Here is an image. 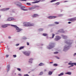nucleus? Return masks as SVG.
<instances>
[{
  "label": "nucleus",
  "mask_w": 76,
  "mask_h": 76,
  "mask_svg": "<svg viewBox=\"0 0 76 76\" xmlns=\"http://www.w3.org/2000/svg\"><path fill=\"white\" fill-rule=\"evenodd\" d=\"M23 25L24 26H34V24L32 23H30L29 22H24L23 23Z\"/></svg>",
  "instance_id": "nucleus-1"
},
{
  "label": "nucleus",
  "mask_w": 76,
  "mask_h": 76,
  "mask_svg": "<svg viewBox=\"0 0 76 76\" xmlns=\"http://www.w3.org/2000/svg\"><path fill=\"white\" fill-rule=\"evenodd\" d=\"M43 36H47V34H43Z\"/></svg>",
  "instance_id": "nucleus-28"
},
{
  "label": "nucleus",
  "mask_w": 76,
  "mask_h": 76,
  "mask_svg": "<svg viewBox=\"0 0 76 76\" xmlns=\"http://www.w3.org/2000/svg\"><path fill=\"white\" fill-rule=\"evenodd\" d=\"M2 28H6V27H7V25H2L1 26Z\"/></svg>",
  "instance_id": "nucleus-16"
},
{
  "label": "nucleus",
  "mask_w": 76,
  "mask_h": 76,
  "mask_svg": "<svg viewBox=\"0 0 76 76\" xmlns=\"http://www.w3.org/2000/svg\"><path fill=\"white\" fill-rule=\"evenodd\" d=\"M76 53H74V56H76Z\"/></svg>",
  "instance_id": "nucleus-51"
},
{
  "label": "nucleus",
  "mask_w": 76,
  "mask_h": 76,
  "mask_svg": "<svg viewBox=\"0 0 76 76\" xmlns=\"http://www.w3.org/2000/svg\"><path fill=\"white\" fill-rule=\"evenodd\" d=\"M72 23V22H68V23H69V24H70V23Z\"/></svg>",
  "instance_id": "nucleus-45"
},
{
  "label": "nucleus",
  "mask_w": 76,
  "mask_h": 76,
  "mask_svg": "<svg viewBox=\"0 0 76 76\" xmlns=\"http://www.w3.org/2000/svg\"><path fill=\"white\" fill-rule=\"evenodd\" d=\"M39 30H40V31H43V28H40L39 29Z\"/></svg>",
  "instance_id": "nucleus-37"
},
{
  "label": "nucleus",
  "mask_w": 76,
  "mask_h": 76,
  "mask_svg": "<svg viewBox=\"0 0 76 76\" xmlns=\"http://www.w3.org/2000/svg\"><path fill=\"white\" fill-rule=\"evenodd\" d=\"M17 70H18V71H20V68H17Z\"/></svg>",
  "instance_id": "nucleus-35"
},
{
  "label": "nucleus",
  "mask_w": 76,
  "mask_h": 76,
  "mask_svg": "<svg viewBox=\"0 0 76 76\" xmlns=\"http://www.w3.org/2000/svg\"><path fill=\"white\" fill-rule=\"evenodd\" d=\"M54 66H57L58 65L57 64H53Z\"/></svg>",
  "instance_id": "nucleus-32"
},
{
  "label": "nucleus",
  "mask_w": 76,
  "mask_h": 76,
  "mask_svg": "<svg viewBox=\"0 0 76 76\" xmlns=\"http://www.w3.org/2000/svg\"><path fill=\"white\" fill-rule=\"evenodd\" d=\"M21 10H23L24 11H28L27 9H24L22 8H21Z\"/></svg>",
  "instance_id": "nucleus-18"
},
{
  "label": "nucleus",
  "mask_w": 76,
  "mask_h": 76,
  "mask_svg": "<svg viewBox=\"0 0 76 76\" xmlns=\"http://www.w3.org/2000/svg\"><path fill=\"white\" fill-rule=\"evenodd\" d=\"M34 1L35 2H32V3H39V2L41 1V0H34Z\"/></svg>",
  "instance_id": "nucleus-10"
},
{
  "label": "nucleus",
  "mask_w": 76,
  "mask_h": 76,
  "mask_svg": "<svg viewBox=\"0 0 76 76\" xmlns=\"http://www.w3.org/2000/svg\"><path fill=\"white\" fill-rule=\"evenodd\" d=\"M10 65H8L7 66V68L8 69V70L7 71V72H8L9 71V69H10Z\"/></svg>",
  "instance_id": "nucleus-14"
},
{
  "label": "nucleus",
  "mask_w": 76,
  "mask_h": 76,
  "mask_svg": "<svg viewBox=\"0 0 76 76\" xmlns=\"http://www.w3.org/2000/svg\"><path fill=\"white\" fill-rule=\"evenodd\" d=\"M56 4H57V5H58L60 3L59 2H58L56 3Z\"/></svg>",
  "instance_id": "nucleus-43"
},
{
  "label": "nucleus",
  "mask_w": 76,
  "mask_h": 76,
  "mask_svg": "<svg viewBox=\"0 0 76 76\" xmlns=\"http://www.w3.org/2000/svg\"><path fill=\"white\" fill-rule=\"evenodd\" d=\"M20 7H21V8H25L26 7L24 6H20Z\"/></svg>",
  "instance_id": "nucleus-22"
},
{
  "label": "nucleus",
  "mask_w": 76,
  "mask_h": 76,
  "mask_svg": "<svg viewBox=\"0 0 76 76\" xmlns=\"http://www.w3.org/2000/svg\"><path fill=\"white\" fill-rule=\"evenodd\" d=\"M67 1H65L64 2L65 3L66 2H67Z\"/></svg>",
  "instance_id": "nucleus-52"
},
{
  "label": "nucleus",
  "mask_w": 76,
  "mask_h": 76,
  "mask_svg": "<svg viewBox=\"0 0 76 76\" xmlns=\"http://www.w3.org/2000/svg\"><path fill=\"white\" fill-rule=\"evenodd\" d=\"M8 38L10 39L11 38V37H10V36H9L8 37Z\"/></svg>",
  "instance_id": "nucleus-49"
},
{
  "label": "nucleus",
  "mask_w": 76,
  "mask_h": 76,
  "mask_svg": "<svg viewBox=\"0 0 76 76\" xmlns=\"http://www.w3.org/2000/svg\"><path fill=\"white\" fill-rule=\"evenodd\" d=\"M54 23L55 24H59V23L58 22H54Z\"/></svg>",
  "instance_id": "nucleus-27"
},
{
  "label": "nucleus",
  "mask_w": 76,
  "mask_h": 76,
  "mask_svg": "<svg viewBox=\"0 0 76 76\" xmlns=\"http://www.w3.org/2000/svg\"><path fill=\"white\" fill-rule=\"evenodd\" d=\"M58 59H59V58H60L58 57H56Z\"/></svg>",
  "instance_id": "nucleus-50"
},
{
  "label": "nucleus",
  "mask_w": 76,
  "mask_h": 76,
  "mask_svg": "<svg viewBox=\"0 0 76 76\" xmlns=\"http://www.w3.org/2000/svg\"><path fill=\"white\" fill-rule=\"evenodd\" d=\"M44 64L43 63H40L39 64V66H44Z\"/></svg>",
  "instance_id": "nucleus-15"
},
{
  "label": "nucleus",
  "mask_w": 76,
  "mask_h": 76,
  "mask_svg": "<svg viewBox=\"0 0 76 76\" xmlns=\"http://www.w3.org/2000/svg\"><path fill=\"white\" fill-rule=\"evenodd\" d=\"M12 26H13V27H15V28L16 30H17V32H19L20 31H22V29H19L18 27L17 26L15 25H11Z\"/></svg>",
  "instance_id": "nucleus-2"
},
{
  "label": "nucleus",
  "mask_w": 76,
  "mask_h": 76,
  "mask_svg": "<svg viewBox=\"0 0 76 76\" xmlns=\"http://www.w3.org/2000/svg\"><path fill=\"white\" fill-rule=\"evenodd\" d=\"M45 71H46V70H45Z\"/></svg>",
  "instance_id": "nucleus-58"
},
{
  "label": "nucleus",
  "mask_w": 76,
  "mask_h": 76,
  "mask_svg": "<svg viewBox=\"0 0 76 76\" xmlns=\"http://www.w3.org/2000/svg\"><path fill=\"white\" fill-rule=\"evenodd\" d=\"M54 54H58V52H55L54 53Z\"/></svg>",
  "instance_id": "nucleus-33"
},
{
  "label": "nucleus",
  "mask_w": 76,
  "mask_h": 76,
  "mask_svg": "<svg viewBox=\"0 0 76 76\" xmlns=\"http://www.w3.org/2000/svg\"><path fill=\"white\" fill-rule=\"evenodd\" d=\"M19 76H22V75L20 74H18Z\"/></svg>",
  "instance_id": "nucleus-44"
},
{
  "label": "nucleus",
  "mask_w": 76,
  "mask_h": 76,
  "mask_svg": "<svg viewBox=\"0 0 76 76\" xmlns=\"http://www.w3.org/2000/svg\"><path fill=\"white\" fill-rule=\"evenodd\" d=\"M24 76H29L28 74L24 75Z\"/></svg>",
  "instance_id": "nucleus-36"
},
{
  "label": "nucleus",
  "mask_w": 76,
  "mask_h": 76,
  "mask_svg": "<svg viewBox=\"0 0 76 76\" xmlns=\"http://www.w3.org/2000/svg\"><path fill=\"white\" fill-rule=\"evenodd\" d=\"M27 45H29V42H27Z\"/></svg>",
  "instance_id": "nucleus-41"
},
{
  "label": "nucleus",
  "mask_w": 76,
  "mask_h": 76,
  "mask_svg": "<svg viewBox=\"0 0 76 76\" xmlns=\"http://www.w3.org/2000/svg\"><path fill=\"white\" fill-rule=\"evenodd\" d=\"M52 73L53 72H52L51 71H49L48 72V75H51Z\"/></svg>",
  "instance_id": "nucleus-20"
},
{
  "label": "nucleus",
  "mask_w": 76,
  "mask_h": 76,
  "mask_svg": "<svg viewBox=\"0 0 76 76\" xmlns=\"http://www.w3.org/2000/svg\"><path fill=\"white\" fill-rule=\"evenodd\" d=\"M75 20V18H70L68 19V21H70L71 22H74Z\"/></svg>",
  "instance_id": "nucleus-11"
},
{
  "label": "nucleus",
  "mask_w": 76,
  "mask_h": 76,
  "mask_svg": "<svg viewBox=\"0 0 76 76\" xmlns=\"http://www.w3.org/2000/svg\"><path fill=\"white\" fill-rule=\"evenodd\" d=\"M15 20V19L12 17H10L7 19L8 21H12V20Z\"/></svg>",
  "instance_id": "nucleus-7"
},
{
  "label": "nucleus",
  "mask_w": 76,
  "mask_h": 76,
  "mask_svg": "<svg viewBox=\"0 0 76 76\" xmlns=\"http://www.w3.org/2000/svg\"><path fill=\"white\" fill-rule=\"evenodd\" d=\"M13 56L14 57V58H15L16 57V55H13Z\"/></svg>",
  "instance_id": "nucleus-34"
},
{
  "label": "nucleus",
  "mask_w": 76,
  "mask_h": 76,
  "mask_svg": "<svg viewBox=\"0 0 76 76\" xmlns=\"http://www.w3.org/2000/svg\"><path fill=\"white\" fill-rule=\"evenodd\" d=\"M38 16L37 14H34L33 16V18H35V17H37Z\"/></svg>",
  "instance_id": "nucleus-19"
},
{
  "label": "nucleus",
  "mask_w": 76,
  "mask_h": 76,
  "mask_svg": "<svg viewBox=\"0 0 76 76\" xmlns=\"http://www.w3.org/2000/svg\"><path fill=\"white\" fill-rule=\"evenodd\" d=\"M60 39H61V37L58 36H56L54 40L55 41H58Z\"/></svg>",
  "instance_id": "nucleus-5"
},
{
  "label": "nucleus",
  "mask_w": 76,
  "mask_h": 76,
  "mask_svg": "<svg viewBox=\"0 0 76 76\" xmlns=\"http://www.w3.org/2000/svg\"><path fill=\"white\" fill-rule=\"evenodd\" d=\"M29 60H31V61H32L33 60V59H32V58H31Z\"/></svg>",
  "instance_id": "nucleus-42"
},
{
  "label": "nucleus",
  "mask_w": 76,
  "mask_h": 76,
  "mask_svg": "<svg viewBox=\"0 0 76 76\" xmlns=\"http://www.w3.org/2000/svg\"><path fill=\"white\" fill-rule=\"evenodd\" d=\"M43 75V72H41L39 74V75Z\"/></svg>",
  "instance_id": "nucleus-26"
},
{
  "label": "nucleus",
  "mask_w": 76,
  "mask_h": 76,
  "mask_svg": "<svg viewBox=\"0 0 76 76\" xmlns=\"http://www.w3.org/2000/svg\"><path fill=\"white\" fill-rule=\"evenodd\" d=\"M24 54H25L26 56H29V54H31V52L29 51L24 52H23Z\"/></svg>",
  "instance_id": "nucleus-4"
},
{
  "label": "nucleus",
  "mask_w": 76,
  "mask_h": 76,
  "mask_svg": "<svg viewBox=\"0 0 76 76\" xmlns=\"http://www.w3.org/2000/svg\"><path fill=\"white\" fill-rule=\"evenodd\" d=\"M26 4L27 5H28V6H31V4L29 3H27Z\"/></svg>",
  "instance_id": "nucleus-30"
},
{
  "label": "nucleus",
  "mask_w": 76,
  "mask_h": 76,
  "mask_svg": "<svg viewBox=\"0 0 76 76\" xmlns=\"http://www.w3.org/2000/svg\"><path fill=\"white\" fill-rule=\"evenodd\" d=\"M24 48V47L23 46V47H21L20 48L19 50H22V49H23Z\"/></svg>",
  "instance_id": "nucleus-23"
},
{
  "label": "nucleus",
  "mask_w": 76,
  "mask_h": 76,
  "mask_svg": "<svg viewBox=\"0 0 76 76\" xmlns=\"http://www.w3.org/2000/svg\"><path fill=\"white\" fill-rule=\"evenodd\" d=\"M29 63H32V62H31L30 61H29Z\"/></svg>",
  "instance_id": "nucleus-53"
},
{
  "label": "nucleus",
  "mask_w": 76,
  "mask_h": 76,
  "mask_svg": "<svg viewBox=\"0 0 76 76\" xmlns=\"http://www.w3.org/2000/svg\"><path fill=\"white\" fill-rule=\"evenodd\" d=\"M71 67H73L74 66V65L75 66H76V63H71Z\"/></svg>",
  "instance_id": "nucleus-13"
},
{
  "label": "nucleus",
  "mask_w": 76,
  "mask_h": 76,
  "mask_svg": "<svg viewBox=\"0 0 76 76\" xmlns=\"http://www.w3.org/2000/svg\"><path fill=\"white\" fill-rule=\"evenodd\" d=\"M50 47L48 48V49H51L54 47V44L53 43H50L49 45Z\"/></svg>",
  "instance_id": "nucleus-3"
},
{
  "label": "nucleus",
  "mask_w": 76,
  "mask_h": 76,
  "mask_svg": "<svg viewBox=\"0 0 76 76\" xmlns=\"http://www.w3.org/2000/svg\"><path fill=\"white\" fill-rule=\"evenodd\" d=\"M66 74H67V75H70L72 74V73H71V72H67L66 73Z\"/></svg>",
  "instance_id": "nucleus-24"
},
{
  "label": "nucleus",
  "mask_w": 76,
  "mask_h": 76,
  "mask_svg": "<svg viewBox=\"0 0 76 76\" xmlns=\"http://www.w3.org/2000/svg\"><path fill=\"white\" fill-rule=\"evenodd\" d=\"M54 36H55V35L54 34H52V38H54Z\"/></svg>",
  "instance_id": "nucleus-31"
},
{
  "label": "nucleus",
  "mask_w": 76,
  "mask_h": 76,
  "mask_svg": "<svg viewBox=\"0 0 76 76\" xmlns=\"http://www.w3.org/2000/svg\"><path fill=\"white\" fill-rule=\"evenodd\" d=\"M0 7H1V6L0 5Z\"/></svg>",
  "instance_id": "nucleus-57"
},
{
  "label": "nucleus",
  "mask_w": 76,
  "mask_h": 76,
  "mask_svg": "<svg viewBox=\"0 0 76 76\" xmlns=\"http://www.w3.org/2000/svg\"><path fill=\"white\" fill-rule=\"evenodd\" d=\"M64 75V74L63 73H61L60 74L58 75V76H62V75Z\"/></svg>",
  "instance_id": "nucleus-21"
},
{
  "label": "nucleus",
  "mask_w": 76,
  "mask_h": 76,
  "mask_svg": "<svg viewBox=\"0 0 76 76\" xmlns=\"http://www.w3.org/2000/svg\"><path fill=\"white\" fill-rule=\"evenodd\" d=\"M1 17V15H0V18Z\"/></svg>",
  "instance_id": "nucleus-56"
},
{
  "label": "nucleus",
  "mask_w": 76,
  "mask_h": 76,
  "mask_svg": "<svg viewBox=\"0 0 76 76\" xmlns=\"http://www.w3.org/2000/svg\"><path fill=\"white\" fill-rule=\"evenodd\" d=\"M45 1V0H41V1Z\"/></svg>",
  "instance_id": "nucleus-48"
},
{
  "label": "nucleus",
  "mask_w": 76,
  "mask_h": 76,
  "mask_svg": "<svg viewBox=\"0 0 76 76\" xmlns=\"http://www.w3.org/2000/svg\"><path fill=\"white\" fill-rule=\"evenodd\" d=\"M23 1H26V0H21Z\"/></svg>",
  "instance_id": "nucleus-38"
},
{
  "label": "nucleus",
  "mask_w": 76,
  "mask_h": 76,
  "mask_svg": "<svg viewBox=\"0 0 76 76\" xmlns=\"http://www.w3.org/2000/svg\"><path fill=\"white\" fill-rule=\"evenodd\" d=\"M69 46H65V48H64V49H65V50H67V49H69Z\"/></svg>",
  "instance_id": "nucleus-17"
},
{
  "label": "nucleus",
  "mask_w": 76,
  "mask_h": 76,
  "mask_svg": "<svg viewBox=\"0 0 76 76\" xmlns=\"http://www.w3.org/2000/svg\"><path fill=\"white\" fill-rule=\"evenodd\" d=\"M19 45V44H16V46H18V45Z\"/></svg>",
  "instance_id": "nucleus-47"
},
{
  "label": "nucleus",
  "mask_w": 76,
  "mask_h": 76,
  "mask_svg": "<svg viewBox=\"0 0 76 76\" xmlns=\"http://www.w3.org/2000/svg\"><path fill=\"white\" fill-rule=\"evenodd\" d=\"M36 8V7H29L28 9L29 10H33V9H34Z\"/></svg>",
  "instance_id": "nucleus-12"
},
{
  "label": "nucleus",
  "mask_w": 76,
  "mask_h": 76,
  "mask_svg": "<svg viewBox=\"0 0 76 76\" xmlns=\"http://www.w3.org/2000/svg\"><path fill=\"white\" fill-rule=\"evenodd\" d=\"M65 42L66 44H68V45H70L72 44V43L70 42V40H65Z\"/></svg>",
  "instance_id": "nucleus-6"
},
{
  "label": "nucleus",
  "mask_w": 76,
  "mask_h": 76,
  "mask_svg": "<svg viewBox=\"0 0 76 76\" xmlns=\"http://www.w3.org/2000/svg\"><path fill=\"white\" fill-rule=\"evenodd\" d=\"M6 57H9V55H6Z\"/></svg>",
  "instance_id": "nucleus-46"
},
{
  "label": "nucleus",
  "mask_w": 76,
  "mask_h": 76,
  "mask_svg": "<svg viewBox=\"0 0 76 76\" xmlns=\"http://www.w3.org/2000/svg\"><path fill=\"white\" fill-rule=\"evenodd\" d=\"M57 0H52L50 1V3H52V2H54V1H56Z\"/></svg>",
  "instance_id": "nucleus-29"
},
{
  "label": "nucleus",
  "mask_w": 76,
  "mask_h": 76,
  "mask_svg": "<svg viewBox=\"0 0 76 76\" xmlns=\"http://www.w3.org/2000/svg\"><path fill=\"white\" fill-rule=\"evenodd\" d=\"M9 9H10L9 8H6L5 9V10H9Z\"/></svg>",
  "instance_id": "nucleus-39"
},
{
  "label": "nucleus",
  "mask_w": 76,
  "mask_h": 76,
  "mask_svg": "<svg viewBox=\"0 0 76 76\" xmlns=\"http://www.w3.org/2000/svg\"><path fill=\"white\" fill-rule=\"evenodd\" d=\"M53 63V62H50V63Z\"/></svg>",
  "instance_id": "nucleus-54"
},
{
  "label": "nucleus",
  "mask_w": 76,
  "mask_h": 76,
  "mask_svg": "<svg viewBox=\"0 0 76 76\" xmlns=\"http://www.w3.org/2000/svg\"><path fill=\"white\" fill-rule=\"evenodd\" d=\"M15 4L18 6H21V3L19 2H15Z\"/></svg>",
  "instance_id": "nucleus-8"
},
{
  "label": "nucleus",
  "mask_w": 76,
  "mask_h": 76,
  "mask_svg": "<svg viewBox=\"0 0 76 76\" xmlns=\"http://www.w3.org/2000/svg\"><path fill=\"white\" fill-rule=\"evenodd\" d=\"M70 67H72V66H69V67H68V68H70Z\"/></svg>",
  "instance_id": "nucleus-55"
},
{
  "label": "nucleus",
  "mask_w": 76,
  "mask_h": 76,
  "mask_svg": "<svg viewBox=\"0 0 76 76\" xmlns=\"http://www.w3.org/2000/svg\"><path fill=\"white\" fill-rule=\"evenodd\" d=\"M57 17L56 16H50L48 17V19H54L55 18H56Z\"/></svg>",
  "instance_id": "nucleus-9"
},
{
  "label": "nucleus",
  "mask_w": 76,
  "mask_h": 76,
  "mask_svg": "<svg viewBox=\"0 0 76 76\" xmlns=\"http://www.w3.org/2000/svg\"><path fill=\"white\" fill-rule=\"evenodd\" d=\"M63 37L64 38V39L67 38V36H63Z\"/></svg>",
  "instance_id": "nucleus-25"
},
{
  "label": "nucleus",
  "mask_w": 76,
  "mask_h": 76,
  "mask_svg": "<svg viewBox=\"0 0 76 76\" xmlns=\"http://www.w3.org/2000/svg\"><path fill=\"white\" fill-rule=\"evenodd\" d=\"M71 64H72V63H69L68 64V65H71Z\"/></svg>",
  "instance_id": "nucleus-40"
}]
</instances>
